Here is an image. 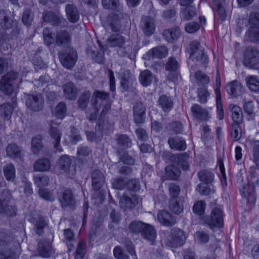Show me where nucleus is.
I'll return each instance as SVG.
<instances>
[{"label":"nucleus","instance_id":"obj_32","mask_svg":"<svg viewBox=\"0 0 259 259\" xmlns=\"http://www.w3.org/2000/svg\"><path fill=\"white\" fill-rule=\"evenodd\" d=\"M168 143L170 147L173 149L184 151L186 148L185 141L179 137L169 138Z\"/></svg>","mask_w":259,"mask_h":259},{"label":"nucleus","instance_id":"obj_44","mask_svg":"<svg viewBox=\"0 0 259 259\" xmlns=\"http://www.w3.org/2000/svg\"><path fill=\"white\" fill-rule=\"evenodd\" d=\"M71 160L69 156L66 155L60 157L58 161V165L64 172L67 171L70 167Z\"/></svg>","mask_w":259,"mask_h":259},{"label":"nucleus","instance_id":"obj_21","mask_svg":"<svg viewBox=\"0 0 259 259\" xmlns=\"http://www.w3.org/2000/svg\"><path fill=\"white\" fill-rule=\"evenodd\" d=\"M168 54V49L163 46L155 47L150 50L146 54V57L150 59L154 58H162L166 57Z\"/></svg>","mask_w":259,"mask_h":259},{"label":"nucleus","instance_id":"obj_3","mask_svg":"<svg viewBox=\"0 0 259 259\" xmlns=\"http://www.w3.org/2000/svg\"><path fill=\"white\" fill-rule=\"evenodd\" d=\"M9 238L7 232L0 231V259H17L14 251L8 247L7 240Z\"/></svg>","mask_w":259,"mask_h":259},{"label":"nucleus","instance_id":"obj_1","mask_svg":"<svg viewBox=\"0 0 259 259\" xmlns=\"http://www.w3.org/2000/svg\"><path fill=\"white\" fill-rule=\"evenodd\" d=\"M185 240L184 232L179 228H174L169 232L166 234L164 242L168 247L176 248L183 245Z\"/></svg>","mask_w":259,"mask_h":259},{"label":"nucleus","instance_id":"obj_61","mask_svg":"<svg viewBox=\"0 0 259 259\" xmlns=\"http://www.w3.org/2000/svg\"><path fill=\"white\" fill-rule=\"evenodd\" d=\"M188 159L189 156L186 153H184L177 157L179 164L182 166V167L184 170H186L188 169Z\"/></svg>","mask_w":259,"mask_h":259},{"label":"nucleus","instance_id":"obj_57","mask_svg":"<svg viewBox=\"0 0 259 259\" xmlns=\"http://www.w3.org/2000/svg\"><path fill=\"white\" fill-rule=\"evenodd\" d=\"M169 193L171 197L170 199H179V195L180 193V187L175 183H171L169 185L168 187Z\"/></svg>","mask_w":259,"mask_h":259},{"label":"nucleus","instance_id":"obj_54","mask_svg":"<svg viewBox=\"0 0 259 259\" xmlns=\"http://www.w3.org/2000/svg\"><path fill=\"white\" fill-rule=\"evenodd\" d=\"M33 13L29 9H26L23 12L22 21L26 26H30L33 20Z\"/></svg>","mask_w":259,"mask_h":259},{"label":"nucleus","instance_id":"obj_51","mask_svg":"<svg viewBox=\"0 0 259 259\" xmlns=\"http://www.w3.org/2000/svg\"><path fill=\"white\" fill-rule=\"evenodd\" d=\"M5 176L7 180L13 181L15 176V168L14 166L10 163L4 168Z\"/></svg>","mask_w":259,"mask_h":259},{"label":"nucleus","instance_id":"obj_55","mask_svg":"<svg viewBox=\"0 0 259 259\" xmlns=\"http://www.w3.org/2000/svg\"><path fill=\"white\" fill-rule=\"evenodd\" d=\"M195 77L198 84H208L209 81V77L201 71H198L195 73Z\"/></svg>","mask_w":259,"mask_h":259},{"label":"nucleus","instance_id":"obj_31","mask_svg":"<svg viewBox=\"0 0 259 259\" xmlns=\"http://www.w3.org/2000/svg\"><path fill=\"white\" fill-rule=\"evenodd\" d=\"M163 35L167 41L171 42L180 36L181 30L178 27H173L165 30L163 32Z\"/></svg>","mask_w":259,"mask_h":259},{"label":"nucleus","instance_id":"obj_27","mask_svg":"<svg viewBox=\"0 0 259 259\" xmlns=\"http://www.w3.org/2000/svg\"><path fill=\"white\" fill-rule=\"evenodd\" d=\"M50 160L47 158H39L33 165V169L35 171H46L51 168Z\"/></svg>","mask_w":259,"mask_h":259},{"label":"nucleus","instance_id":"obj_13","mask_svg":"<svg viewBox=\"0 0 259 259\" xmlns=\"http://www.w3.org/2000/svg\"><path fill=\"white\" fill-rule=\"evenodd\" d=\"M71 42V36L66 30L57 31L55 35V45L65 48L69 46Z\"/></svg>","mask_w":259,"mask_h":259},{"label":"nucleus","instance_id":"obj_11","mask_svg":"<svg viewBox=\"0 0 259 259\" xmlns=\"http://www.w3.org/2000/svg\"><path fill=\"white\" fill-rule=\"evenodd\" d=\"M44 100L40 94L34 95L29 94L27 96L26 105L32 111L38 112L42 109Z\"/></svg>","mask_w":259,"mask_h":259},{"label":"nucleus","instance_id":"obj_39","mask_svg":"<svg viewBox=\"0 0 259 259\" xmlns=\"http://www.w3.org/2000/svg\"><path fill=\"white\" fill-rule=\"evenodd\" d=\"M13 109V107L10 104H3L0 106V114L5 120H9Z\"/></svg>","mask_w":259,"mask_h":259},{"label":"nucleus","instance_id":"obj_35","mask_svg":"<svg viewBox=\"0 0 259 259\" xmlns=\"http://www.w3.org/2000/svg\"><path fill=\"white\" fill-rule=\"evenodd\" d=\"M107 23L112 31L117 32L120 29L119 16L115 14H110L107 17Z\"/></svg>","mask_w":259,"mask_h":259},{"label":"nucleus","instance_id":"obj_15","mask_svg":"<svg viewBox=\"0 0 259 259\" xmlns=\"http://www.w3.org/2000/svg\"><path fill=\"white\" fill-rule=\"evenodd\" d=\"M140 27L145 35L151 36L154 33L155 28L154 19L148 16H143L141 20Z\"/></svg>","mask_w":259,"mask_h":259},{"label":"nucleus","instance_id":"obj_45","mask_svg":"<svg viewBox=\"0 0 259 259\" xmlns=\"http://www.w3.org/2000/svg\"><path fill=\"white\" fill-rule=\"evenodd\" d=\"M64 235L66 240L68 250L71 251L74 247L73 243L75 242L74 233L71 229H67L64 230Z\"/></svg>","mask_w":259,"mask_h":259},{"label":"nucleus","instance_id":"obj_42","mask_svg":"<svg viewBox=\"0 0 259 259\" xmlns=\"http://www.w3.org/2000/svg\"><path fill=\"white\" fill-rule=\"evenodd\" d=\"M158 103L163 110L165 112L169 111L173 105L172 101L170 98L165 95L160 97Z\"/></svg>","mask_w":259,"mask_h":259},{"label":"nucleus","instance_id":"obj_26","mask_svg":"<svg viewBox=\"0 0 259 259\" xmlns=\"http://www.w3.org/2000/svg\"><path fill=\"white\" fill-rule=\"evenodd\" d=\"M107 44L111 47H117L118 49L125 43L124 37L119 34H113L107 39Z\"/></svg>","mask_w":259,"mask_h":259},{"label":"nucleus","instance_id":"obj_19","mask_svg":"<svg viewBox=\"0 0 259 259\" xmlns=\"http://www.w3.org/2000/svg\"><path fill=\"white\" fill-rule=\"evenodd\" d=\"M157 219L159 223L167 227L172 226L176 223V220L168 211L162 210L157 213Z\"/></svg>","mask_w":259,"mask_h":259},{"label":"nucleus","instance_id":"obj_30","mask_svg":"<svg viewBox=\"0 0 259 259\" xmlns=\"http://www.w3.org/2000/svg\"><path fill=\"white\" fill-rule=\"evenodd\" d=\"M139 79L143 86L147 87L155 80V76L149 70H145L140 73Z\"/></svg>","mask_w":259,"mask_h":259},{"label":"nucleus","instance_id":"obj_53","mask_svg":"<svg viewBox=\"0 0 259 259\" xmlns=\"http://www.w3.org/2000/svg\"><path fill=\"white\" fill-rule=\"evenodd\" d=\"M117 154L120 156L119 161H121L125 164L133 165L134 164V158L128 155L127 153L118 150Z\"/></svg>","mask_w":259,"mask_h":259},{"label":"nucleus","instance_id":"obj_49","mask_svg":"<svg viewBox=\"0 0 259 259\" xmlns=\"http://www.w3.org/2000/svg\"><path fill=\"white\" fill-rule=\"evenodd\" d=\"M43 37L45 44L48 47L55 42V37L52 35L51 30L46 27L43 30Z\"/></svg>","mask_w":259,"mask_h":259},{"label":"nucleus","instance_id":"obj_63","mask_svg":"<svg viewBox=\"0 0 259 259\" xmlns=\"http://www.w3.org/2000/svg\"><path fill=\"white\" fill-rule=\"evenodd\" d=\"M200 28L199 24L196 22L188 23L185 25V29L189 33L197 32Z\"/></svg>","mask_w":259,"mask_h":259},{"label":"nucleus","instance_id":"obj_14","mask_svg":"<svg viewBox=\"0 0 259 259\" xmlns=\"http://www.w3.org/2000/svg\"><path fill=\"white\" fill-rule=\"evenodd\" d=\"M92 186L93 190L99 191L105 182V177L101 170L96 169L91 173Z\"/></svg>","mask_w":259,"mask_h":259},{"label":"nucleus","instance_id":"obj_7","mask_svg":"<svg viewBox=\"0 0 259 259\" xmlns=\"http://www.w3.org/2000/svg\"><path fill=\"white\" fill-rule=\"evenodd\" d=\"M0 214L8 217L16 215L15 208L10 204L9 196L4 192L0 195Z\"/></svg>","mask_w":259,"mask_h":259},{"label":"nucleus","instance_id":"obj_29","mask_svg":"<svg viewBox=\"0 0 259 259\" xmlns=\"http://www.w3.org/2000/svg\"><path fill=\"white\" fill-rule=\"evenodd\" d=\"M229 108L232 112V118L234 121L233 124L239 125L242 121V111L238 106L231 104L229 105Z\"/></svg>","mask_w":259,"mask_h":259},{"label":"nucleus","instance_id":"obj_47","mask_svg":"<svg viewBox=\"0 0 259 259\" xmlns=\"http://www.w3.org/2000/svg\"><path fill=\"white\" fill-rule=\"evenodd\" d=\"M183 18L185 20H190L196 15V9L192 6L187 7L182 10Z\"/></svg>","mask_w":259,"mask_h":259},{"label":"nucleus","instance_id":"obj_62","mask_svg":"<svg viewBox=\"0 0 259 259\" xmlns=\"http://www.w3.org/2000/svg\"><path fill=\"white\" fill-rule=\"evenodd\" d=\"M239 125L237 124H232L230 134L231 138L234 141L239 140L241 137V132L239 131Z\"/></svg>","mask_w":259,"mask_h":259},{"label":"nucleus","instance_id":"obj_5","mask_svg":"<svg viewBox=\"0 0 259 259\" xmlns=\"http://www.w3.org/2000/svg\"><path fill=\"white\" fill-rule=\"evenodd\" d=\"M60 62L62 65L67 68H72L78 58L76 51L73 48L69 49L68 51L62 52L59 55Z\"/></svg>","mask_w":259,"mask_h":259},{"label":"nucleus","instance_id":"obj_60","mask_svg":"<svg viewBox=\"0 0 259 259\" xmlns=\"http://www.w3.org/2000/svg\"><path fill=\"white\" fill-rule=\"evenodd\" d=\"M179 67V63L175 58L171 57L169 58L166 64V69L170 71L177 70Z\"/></svg>","mask_w":259,"mask_h":259},{"label":"nucleus","instance_id":"obj_34","mask_svg":"<svg viewBox=\"0 0 259 259\" xmlns=\"http://www.w3.org/2000/svg\"><path fill=\"white\" fill-rule=\"evenodd\" d=\"M42 19L45 22L58 25L61 23L60 18L52 11L45 12L42 14Z\"/></svg>","mask_w":259,"mask_h":259},{"label":"nucleus","instance_id":"obj_18","mask_svg":"<svg viewBox=\"0 0 259 259\" xmlns=\"http://www.w3.org/2000/svg\"><path fill=\"white\" fill-rule=\"evenodd\" d=\"M58 197L62 207L73 206L75 204V199L69 189H65L62 193H59Z\"/></svg>","mask_w":259,"mask_h":259},{"label":"nucleus","instance_id":"obj_20","mask_svg":"<svg viewBox=\"0 0 259 259\" xmlns=\"http://www.w3.org/2000/svg\"><path fill=\"white\" fill-rule=\"evenodd\" d=\"M37 250L39 255L43 257H49L53 253L51 244L45 240L38 242Z\"/></svg>","mask_w":259,"mask_h":259},{"label":"nucleus","instance_id":"obj_36","mask_svg":"<svg viewBox=\"0 0 259 259\" xmlns=\"http://www.w3.org/2000/svg\"><path fill=\"white\" fill-rule=\"evenodd\" d=\"M169 208L172 212L180 214L183 211V205L180 199H170Z\"/></svg>","mask_w":259,"mask_h":259},{"label":"nucleus","instance_id":"obj_16","mask_svg":"<svg viewBox=\"0 0 259 259\" xmlns=\"http://www.w3.org/2000/svg\"><path fill=\"white\" fill-rule=\"evenodd\" d=\"M191 110L193 117L200 121H207L210 118L207 110L197 104L193 105Z\"/></svg>","mask_w":259,"mask_h":259},{"label":"nucleus","instance_id":"obj_12","mask_svg":"<svg viewBox=\"0 0 259 259\" xmlns=\"http://www.w3.org/2000/svg\"><path fill=\"white\" fill-rule=\"evenodd\" d=\"M49 125L50 128L49 132L51 137L52 142L54 144V148L56 149V151L61 152L62 151V149L60 145V141L62 134L56 127L58 124L53 120H52L49 122Z\"/></svg>","mask_w":259,"mask_h":259},{"label":"nucleus","instance_id":"obj_4","mask_svg":"<svg viewBox=\"0 0 259 259\" xmlns=\"http://www.w3.org/2000/svg\"><path fill=\"white\" fill-rule=\"evenodd\" d=\"M18 73L10 72L2 77L0 81V90L6 95H11L13 91V82L18 78Z\"/></svg>","mask_w":259,"mask_h":259},{"label":"nucleus","instance_id":"obj_37","mask_svg":"<svg viewBox=\"0 0 259 259\" xmlns=\"http://www.w3.org/2000/svg\"><path fill=\"white\" fill-rule=\"evenodd\" d=\"M166 176L171 180H176L181 175V170L175 165H167L165 168Z\"/></svg>","mask_w":259,"mask_h":259},{"label":"nucleus","instance_id":"obj_25","mask_svg":"<svg viewBox=\"0 0 259 259\" xmlns=\"http://www.w3.org/2000/svg\"><path fill=\"white\" fill-rule=\"evenodd\" d=\"M228 93L234 97L240 96L243 92V88L240 82L234 80L226 86Z\"/></svg>","mask_w":259,"mask_h":259},{"label":"nucleus","instance_id":"obj_28","mask_svg":"<svg viewBox=\"0 0 259 259\" xmlns=\"http://www.w3.org/2000/svg\"><path fill=\"white\" fill-rule=\"evenodd\" d=\"M142 237L151 242V244H153L156 237V233L155 229L150 225L146 224V226L141 233Z\"/></svg>","mask_w":259,"mask_h":259},{"label":"nucleus","instance_id":"obj_46","mask_svg":"<svg viewBox=\"0 0 259 259\" xmlns=\"http://www.w3.org/2000/svg\"><path fill=\"white\" fill-rule=\"evenodd\" d=\"M118 146L121 149H126L132 146V142L129 138L125 135H121L117 138Z\"/></svg>","mask_w":259,"mask_h":259},{"label":"nucleus","instance_id":"obj_17","mask_svg":"<svg viewBox=\"0 0 259 259\" xmlns=\"http://www.w3.org/2000/svg\"><path fill=\"white\" fill-rule=\"evenodd\" d=\"M134 121L136 124H141L144 123L145 118L146 108L142 102L135 103L133 108Z\"/></svg>","mask_w":259,"mask_h":259},{"label":"nucleus","instance_id":"obj_58","mask_svg":"<svg viewBox=\"0 0 259 259\" xmlns=\"http://www.w3.org/2000/svg\"><path fill=\"white\" fill-rule=\"evenodd\" d=\"M102 3L104 8L107 9L116 10L119 7L118 0H102Z\"/></svg>","mask_w":259,"mask_h":259},{"label":"nucleus","instance_id":"obj_40","mask_svg":"<svg viewBox=\"0 0 259 259\" xmlns=\"http://www.w3.org/2000/svg\"><path fill=\"white\" fill-rule=\"evenodd\" d=\"M146 226V224L140 221H132L129 225L128 229L130 231L135 234L142 233Z\"/></svg>","mask_w":259,"mask_h":259},{"label":"nucleus","instance_id":"obj_22","mask_svg":"<svg viewBox=\"0 0 259 259\" xmlns=\"http://www.w3.org/2000/svg\"><path fill=\"white\" fill-rule=\"evenodd\" d=\"M240 193L243 197L246 198L248 202L254 203L255 202L254 186L253 185L247 184L243 186L240 189Z\"/></svg>","mask_w":259,"mask_h":259},{"label":"nucleus","instance_id":"obj_43","mask_svg":"<svg viewBox=\"0 0 259 259\" xmlns=\"http://www.w3.org/2000/svg\"><path fill=\"white\" fill-rule=\"evenodd\" d=\"M198 177L200 181L205 184H210L214 179L213 174L210 171L202 170L198 172Z\"/></svg>","mask_w":259,"mask_h":259},{"label":"nucleus","instance_id":"obj_59","mask_svg":"<svg viewBox=\"0 0 259 259\" xmlns=\"http://www.w3.org/2000/svg\"><path fill=\"white\" fill-rule=\"evenodd\" d=\"M34 179L35 181V183L40 188L47 186L50 181L49 178L46 175H42L41 176H36L34 177Z\"/></svg>","mask_w":259,"mask_h":259},{"label":"nucleus","instance_id":"obj_33","mask_svg":"<svg viewBox=\"0 0 259 259\" xmlns=\"http://www.w3.org/2000/svg\"><path fill=\"white\" fill-rule=\"evenodd\" d=\"M7 156L13 158L19 157L21 155V148L15 143H11L6 147Z\"/></svg>","mask_w":259,"mask_h":259},{"label":"nucleus","instance_id":"obj_2","mask_svg":"<svg viewBox=\"0 0 259 259\" xmlns=\"http://www.w3.org/2000/svg\"><path fill=\"white\" fill-rule=\"evenodd\" d=\"M248 23L250 27L246 33L247 37L250 41L259 43V14H250Z\"/></svg>","mask_w":259,"mask_h":259},{"label":"nucleus","instance_id":"obj_10","mask_svg":"<svg viewBox=\"0 0 259 259\" xmlns=\"http://www.w3.org/2000/svg\"><path fill=\"white\" fill-rule=\"evenodd\" d=\"M205 221L209 226L218 228L222 227L223 225V215L222 209L218 207L213 208L211 210L210 217Z\"/></svg>","mask_w":259,"mask_h":259},{"label":"nucleus","instance_id":"obj_9","mask_svg":"<svg viewBox=\"0 0 259 259\" xmlns=\"http://www.w3.org/2000/svg\"><path fill=\"white\" fill-rule=\"evenodd\" d=\"M140 202L139 198L136 195L128 196L125 193L120 197L119 205L124 211L133 209Z\"/></svg>","mask_w":259,"mask_h":259},{"label":"nucleus","instance_id":"obj_52","mask_svg":"<svg viewBox=\"0 0 259 259\" xmlns=\"http://www.w3.org/2000/svg\"><path fill=\"white\" fill-rule=\"evenodd\" d=\"M133 52L132 46L130 45H123L118 50L117 53L120 56L130 58Z\"/></svg>","mask_w":259,"mask_h":259},{"label":"nucleus","instance_id":"obj_8","mask_svg":"<svg viewBox=\"0 0 259 259\" xmlns=\"http://www.w3.org/2000/svg\"><path fill=\"white\" fill-rule=\"evenodd\" d=\"M259 63V51L253 48H247L244 54L243 64L252 68Z\"/></svg>","mask_w":259,"mask_h":259},{"label":"nucleus","instance_id":"obj_38","mask_svg":"<svg viewBox=\"0 0 259 259\" xmlns=\"http://www.w3.org/2000/svg\"><path fill=\"white\" fill-rule=\"evenodd\" d=\"M246 82L248 89L252 92H259V79L254 75L247 76L246 79Z\"/></svg>","mask_w":259,"mask_h":259},{"label":"nucleus","instance_id":"obj_64","mask_svg":"<svg viewBox=\"0 0 259 259\" xmlns=\"http://www.w3.org/2000/svg\"><path fill=\"white\" fill-rule=\"evenodd\" d=\"M47 224L43 220L39 219L34 223L35 231L39 235H41L44 233V229Z\"/></svg>","mask_w":259,"mask_h":259},{"label":"nucleus","instance_id":"obj_41","mask_svg":"<svg viewBox=\"0 0 259 259\" xmlns=\"http://www.w3.org/2000/svg\"><path fill=\"white\" fill-rule=\"evenodd\" d=\"M91 93L87 91L81 94L77 101L78 107L81 110H85L88 106Z\"/></svg>","mask_w":259,"mask_h":259},{"label":"nucleus","instance_id":"obj_56","mask_svg":"<svg viewBox=\"0 0 259 259\" xmlns=\"http://www.w3.org/2000/svg\"><path fill=\"white\" fill-rule=\"evenodd\" d=\"M197 96L198 101L201 104H204L207 102V98L209 95V93L205 88H200L197 90Z\"/></svg>","mask_w":259,"mask_h":259},{"label":"nucleus","instance_id":"obj_24","mask_svg":"<svg viewBox=\"0 0 259 259\" xmlns=\"http://www.w3.org/2000/svg\"><path fill=\"white\" fill-rule=\"evenodd\" d=\"M65 11L68 20L71 23L77 22L79 18V12L76 6L73 4H67Z\"/></svg>","mask_w":259,"mask_h":259},{"label":"nucleus","instance_id":"obj_6","mask_svg":"<svg viewBox=\"0 0 259 259\" xmlns=\"http://www.w3.org/2000/svg\"><path fill=\"white\" fill-rule=\"evenodd\" d=\"M191 52L190 57L196 61L205 63L207 62V57L204 53V49L200 46V43L197 41H193L190 44Z\"/></svg>","mask_w":259,"mask_h":259},{"label":"nucleus","instance_id":"obj_48","mask_svg":"<svg viewBox=\"0 0 259 259\" xmlns=\"http://www.w3.org/2000/svg\"><path fill=\"white\" fill-rule=\"evenodd\" d=\"M67 113L66 105L64 102L59 103L55 109V116L57 118L62 119Z\"/></svg>","mask_w":259,"mask_h":259},{"label":"nucleus","instance_id":"obj_50","mask_svg":"<svg viewBox=\"0 0 259 259\" xmlns=\"http://www.w3.org/2000/svg\"><path fill=\"white\" fill-rule=\"evenodd\" d=\"M42 148V141L39 137L36 136L32 139L31 149L34 154H37Z\"/></svg>","mask_w":259,"mask_h":259},{"label":"nucleus","instance_id":"obj_23","mask_svg":"<svg viewBox=\"0 0 259 259\" xmlns=\"http://www.w3.org/2000/svg\"><path fill=\"white\" fill-rule=\"evenodd\" d=\"M64 97L70 100H74L77 95V90L74 84L69 82L63 86Z\"/></svg>","mask_w":259,"mask_h":259}]
</instances>
